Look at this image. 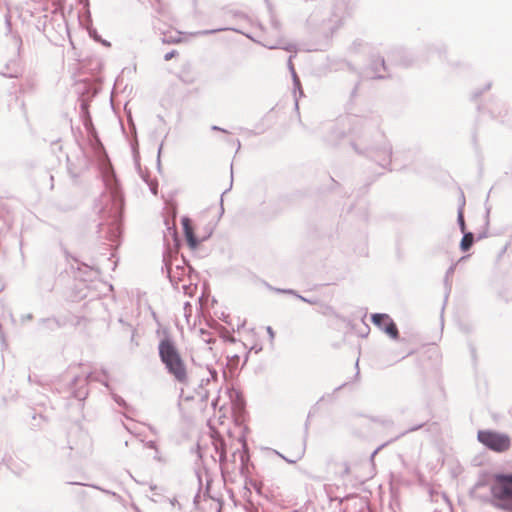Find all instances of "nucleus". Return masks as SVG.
Masks as SVG:
<instances>
[{
  "label": "nucleus",
  "instance_id": "5",
  "mask_svg": "<svg viewBox=\"0 0 512 512\" xmlns=\"http://www.w3.org/2000/svg\"><path fill=\"white\" fill-rule=\"evenodd\" d=\"M181 222H182V226L184 229V234H185V238H186L188 246L191 249H196L198 247L199 242L195 237L191 220L187 217H184Z\"/></svg>",
  "mask_w": 512,
  "mask_h": 512
},
{
  "label": "nucleus",
  "instance_id": "2",
  "mask_svg": "<svg viewBox=\"0 0 512 512\" xmlns=\"http://www.w3.org/2000/svg\"><path fill=\"white\" fill-rule=\"evenodd\" d=\"M491 494L504 509L512 508V474H497L491 485Z\"/></svg>",
  "mask_w": 512,
  "mask_h": 512
},
{
  "label": "nucleus",
  "instance_id": "3",
  "mask_svg": "<svg viewBox=\"0 0 512 512\" xmlns=\"http://www.w3.org/2000/svg\"><path fill=\"white\" fill-rule=\"evenodd\" d=\"M478 441L487 449L496 453H505L511 448V437L506 433L494 430H479Z\"/></svg>",
  "mask_w": 512,
  "mask_h": 512
},
{
  "label": "nucleus",
  "instance_id": "10",
  "mask_svg": "<svg viewBox=\"0 0 512 512\" xmlns=\"http://www.w3.org/2000/svg\"><path fill=\"white\" fill-rule=\"evenodd\" d=\"M157 1L159 2L160 0H157Z\"/></svg>",
  "mask_w": 512,
  "mask_h": 512
},
{
  "label": "nucleus",
  "instance_id": "1",
  "mask_svg": "<svg viewBox=\"0 0 512 512\" xmlns=\"http://www.w3.org/2000/svg\"><path fill=\"white\" fill-rule=\"evenodd\" d=\"M159 358L166 371L175 381L186 384L188 382V367L174 340L165 336L158 344Z\"/></svg>",
  "mask_w": 512,
  "mask_h": 512
},
{
  "label": "nucleus",
  "instance_id": "7",
  "mask_svg": "<svg viewBox=\"0 0 512 512\" xmlns=\"http://www.w3.org/2000/svg\"><path fill=\"white\" fill-rule=\"evenodd\" d=\"M179 78L182 82H184L185 84H191L194 82V77L190 71V68L189 66H186L183 68L181 74L179 75Z\"/></svg>",
  "mask_w": 512,
  "mask_h": 512
},
{
  "label": "nucleus",
  "instance_id": "4",
  "mask_svg": "<svg viewBox=\"0 0 512 512\" xmlns=\"http://www.w3.org/2000/svg\"><path fill=\"white\" fill-rule=\"evenodd\" d=\"M371 321L375 326L382 329L391 338L397 339L399 337L398 328L388 314H372Z\"/></svg>",
  "mask_w": 512,
  "mask_h": 512
},
{
  "label": "nucleus",
  "instance_id": "9",
  "mask_svg": "<svg viewBox=\"0 0 512 512\" xmlns=\"http://www.w3.org/2000/svg\"><path fill=\"white\" fill-rule=\"evenodd\" d=\"M459 221H460V225H461V230L464 232V230H465V223H464L463 215L461 213L459 214Z\"/></svg>",
  "mask_w": 512,
  "mask_h": 512
},
{
  "label": "nucleus",
  "instance_id": "6",
  "mask_svg": "<svg viewBox=\"0 0 512 512\" xmlns=\"http://www.w3.org/2000/svg\"><path fill=\"white\" fill-rule=\"evenodd\" d=\"M473 240L474 237L472 233H465L460 243L461 249L463 251H468L473 244Z\"/></svg>",
  "mask_w": 512,
  "mask_h": 512
},
{
  "label": "nucleus",
  "instance_id": "8",
  "mask_svg": "<svg viewBox=\"0 0 512 512\" xmlns=\"http://www.w3.org/2000/svg\"><path fill=\"white\" fill-rule=\"evenodd\" d=\"M177 55H178V52L173 50V51H171V52L166 53V54L164 55V59H165L166 61H169V60H171L172 58H174V57H175V56H177Z\"/></svg>",
  "mask_w": 512,
  "mask_h": 512
}]
</instances>
